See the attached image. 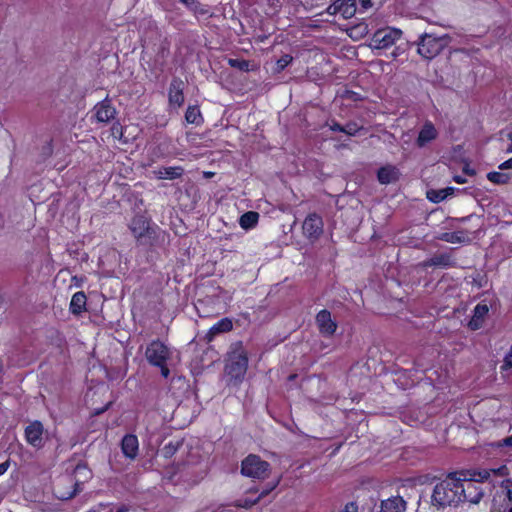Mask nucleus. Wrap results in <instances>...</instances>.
I'll return each mask as SVG.
<instances>
[{"mask_svg":"<svg viewBox=\"0 0 512 512\" xmlns=\"http://www.w3.org/2000/svg\"><path fill=\"white\" fill-rule=\"evenodd\" d=\"M509 473L506 465H501L494 469H478V470H467L465 472H459L460 476H463L460 480V493L461 503L468 502L471 504H478L484 493L480 488L479 483L489 480L491 477H505Z\"/></svg>","mask_w":512,"mask_h":512,"instance_id":"obj_1","label":"nucleus"},{"mask_svg":"<svg viewBox=\"0 0 512 512\" xmlns=\"http://www.w3.org/2000/svg\"><path fill=\"white\" fill-rule=\"evenodd\" d=\"M459 472L450 473L445 479L438 482L433 489L432 504L437 508L457 506L461 503Z\"/></svg>","mask_w":512,"mask_h":512,"instance_id":"obj_2","label":"nucleus"},{"mask_svg":"<svg viewBox=\"0 0 512 512\" xmlns=\"http://www.w3.org/2000/svg\"><path fill=\"white\" fill-rule=\"evenodd\" d=\"M129 229L138 242L148 239L151 246L163 243L168 237L166 231L151 224V219L144 214H136L130 221Z\"/></svg>","mask_w":512,"mask_h":512,"instance_id":"obj_3","label":"nucleus"},{"mask_svg":"<svg viewBox=\"0 0 512 512\" xmlns=\"http://www.w3.org/2000/svg\"><path fill=\"white\" fill-rule=\"evenodd\" d=\"M248 353L242 341L232 343L227 353L225 372L236 384L241 383L248 370Z\"/></svg>","mask_w":512,"mask_h":512,"instance_id":"obj_4","label":"nucleus"},{"mask_svg":"<svg viewBox=\"0 0 512 512\" xmlns=\"http://www.w3.org/2000/svg\"><path fill=\"white\" fill-rule=\"evenodd\" d=\"M270 472V464L256 454H249L241 463V473L256 479H265Z\"/></svg>","mask_w":512,"mask_h":512,"instance_id":"obj_5","label":"nucleus"},{"mask_svg":"<svg viewBox=\"0 0 512 512\" xmlns=\"http://www.w3.org/2000/svg\"><path fill=\"white\" fill-rule=\"evenodd\" d=\"M403 35L402 30L395 27H384L376 30L371 38V47L377 50L393 46Z\"/></svg>","mask_w":512,"mask_h":512,"instance_id":"obj_6","label":"nucleus"},{"mask_svg":"<svg viewBox=\"0 0 512 512\" xmlns=\"http://www.w3.org/2000/svg\"><path fill=\"white\" fill-rule=\"evenodd\" d=\"M144 355L147 362L151 366H155L163 361H169L172 356V351L163 341L154 339L147 344Z\"/></svg>","mask_w":512,"mask_h":512,"instance_id":"obj_7","label":"nucleus"},{"mask_svg":"<svg viewBox=\"0 0 512 512\" xmlns=\"http://www.w3.org/2000/svg\"><path fill=\"white\" fill-rule=\"evenodd\" d=\"M323 229V219L319 214L315 212L309 213L302 224L303 234L310 241L318 240L323 234Z\"/></svg>","mask_w":512,"mask_h":512,"instance_id":"obj_8","label":"nucleus"},{"mask_svg":"<svg viewBox=\"0 0 512 512\" xmlns=\"http://www.w3.org/2000/svg\"><path fill=\"white\" fill-rule=\"evenodd\" d=\"M441 49L442 44L440 39L426 34L421 37L417 51L422 57L432 59L440 53Z\"/></svg>","mask_w":512,"mask_h":512,"instance_id":"obj_9","label":"nucleus"},{"mask_svg":"<svg viewBox=\"0 0 512 512\" xmlns=\"http://www.w3.org/2000/svg\"><path fill=\"white\" fill-rule=\"evenodd\" d=\"M185 82L178 76L171 79L168 87V103L173 108L181 107L185 102Z\"/></svg>","mask_w":512,"mask_h":512,"instance_id":"obj_10","label":"nucleus"},{"mask_svg":"<svg viewBox=\"0 0 512 512\" xmlns=\"http://www.w3.org/2000/svg\"><path fill=\"white\" fill-rule=\"evenodd\" d=\"M93 117L97 123H109L116 116V109L112 101L106 96L93 107Z\"/></svg>","mask_w":512,"mask_h":512,"instance_id":"obj_11","label":"nucleus"},{"mask_svg":"<svg viewBox=\"0 0 512 512\" xmlns=\"http://www.w3.org/2000/svg\"><path fill=\"white\" fill-rule=\"evenodd\" d=\"M315 322L321 335L331 337L337 330V322L332 319L331 312L327 309L320 310L315 317Z\"/></svg>","mask_w":512,"mask_h":512,"instance_id":"obj_12","label":"nucleus"},{"mask_svg":"<svg viewBox=\"0 0 512 512\" xmlns=\"http://www.w3.org/2000/svg\"><path fill=\"white\" fill-rule=\"evenodd\" d=\"M44 427L43 424L35 420L31 422L25 428V440L26 442L36 449H40L44 446L43 442Z\"/></svg>","mask_w":512,"mask_h":512,"instance_id":"obj_13","label":"nucleus"},{"mask_svg":"<svg viewBox=\"0 0 512 512\" xmlns=\"http://www.w3.org/2000/svg\"><path fill=\"white\" fill-rule=\"evenodd\" d=\"M457 261L451 253L444 252L434 254L432 257L424 260L421 263L423 268L428 267H441V268H453L456 267Z\"/></svg>","mask_w":512,"mask_h":512,"instance_id":"obj_14","label":"nucleus"},{"mask_svg":"<svg viewBox=\"0 0 512 512\" xmlns=\"http://www.w3.org/2000/svg\"><path fill=\"white\" fill-rule=\"evenodd\" d=\"M329 9H333V13H339L348 19L353 17L359 8L357 0H336Z\"/></svg>","mask_w":512,"mask_h":512,"instance_id":"obj_15","label":"nucleus"},{"mask_svg":"<svg viewBox=\"0 0 512 512\" xmlns=\"http://www.w3.org/2000/svg\"><path fill=\"white\" fill-rule=\"evenodd\" d=\"M489 313V307L486 303L480 302L478 303L473 310V315L468 322V327L472 331L479 330L482 328L485 318Z\"/></svg>","mask_w":512,"mask_h":512,"instance_id":"obj_16","label":"nucleus"},{"mask_svg":"<svg viewBox=\"0 0 512 512\" xmlns=\"http://www.w3.org/2000/svg\"><path fill=\"white\" fill-rule=\"evenodd\" d=\"M400 175L401 173L396 166L387 164L378 169L377 180L382 185H388L397 182L400 179Z\"/></svg>","mask_w":512,"mask_h":512,"instance_id":"obj_17","label":"nucleus"},{"mask_svg":"<svg viewBox=\"0 0 512 512\" xmlns=\"http://www.w3.org/2000/svg\"><path fill=\"white\" fill-rule=\"evenodd\" d=\"M437 136L438 132L434 124L431 121H426L418 133L416 145L419 148L425 147L428 143L435 140Z\"/></svg>","mask_w":512,"mask_h":512,"instance_id":"obj_18","label":"nucleus"},{"mask_svg":"<svg viewBox=\"0 0 512 512\" xmlns=\"http://www.w3.org/2000/svg\"><path fill=\"white\" fill-rule=\"evenodd\" d=\"M121 450L126 458L134 460L139 451V441L136 435L126 434L121 441Z\"/></svg>","mask_w":512,"mask_h":512,"instance_id":"obj_19","label":"nucleus"},{"mask_svg":"<svg viewBox=\"0 0 512 512\" xmlns=\"http://www.w3.org/2000/svg\"><path fill=\"white\" fill-rule=\"evenodd\" d=\"M233 329V322L230 318L224 317L210 327L205 335L207 342H212L221 333H228Z\"/></svg>","mask_w":512,"mask_h":512,"instance_id":"obj_20","label":"nucleus"},{"mask_svg":"<svg viewBox=\"0 0 512 512\" xmlns=\"http://www.w3.org/2000/svg\"><path fill=\"white\" fill-rule=\"evenodd\" d=\"M406 502L401 496H393L381 502L380 512H404Z\"/></svg>","mask_w":512,"mask_h":512,"instance_id":"obj_21","label":"nucleus"},{"mask_svg":"<svg viewBox=\"0 0 512 512\" xmlns=\"http://www.w3.org/2000/svg\"><path fill=\"white\" fill-rule=\"evenodd\" d=\"M87 305V297L83 291H78L73 294L69 310L73 315H81L84 311H86Z\"/></svg>","mask_w":512,"mask_h":512,"instance_id":"obj_22","label":"nucleus"},{"mask_svg":"<svg viewBox=\"0 0 512 512\" xmlns=\"http://www.w3.org/2000/svg\"><path fill=\"white\" fill-rule=\"evenodd\" d=\"M184 170L180 166L176 167H162L158 171H156V177L158 179H169L174 180L180 178L183 174Z\"/></svg>","mask_w":512,"mask_h":512,"instance_id":"obj_23","label":"nucleus"},{"mask_svg":"<svg viewBox=\"0 0 512 512\" xmlns=\"http://www.w3.org/2000/svg\"><path fill=\"white\" fill-rule=\"evenodd\" d=\"M259 221V213L256 211H247L240 216L239 225L245 230L254 228Z\"/></svg>","mask_w":512,"mask_h":512,"instance_id":"obj_24","label":"nucleus"},{"mask_svg":"<svg viewBox=\"0 0 512 512\" xmlns=\"http://www.w3.org/2000/svg\"><path fill=\"white\" fill-rule=\"evenodd\" d=\"M185 120L189 124H194L196 126L201 125L204 119L200 108L197 105H189L185 112Z\"/></svg>","mask_w":512,"mask_h":512,"instance_id":"obj_25","label":"nucleus"},{"mask_svg":"<svg viewBox=\"0 0 512 512\" xmlns=\"http://www.w3.org/2000/svg\"><path fill=\"white\" fill-rule=\"evenodd\" d=\"M451 190L452 188L430 190L427 192V198L433 203H440L447 198Z\"/></svg>","mask_w":512,"mask_h":512,"instance_id":"obj_26","label":"nucleus"},{"mask_svg":"<svg viewBox=\"0 0 512 512\" xmlns=\"http://www.w3.org/2000/svg\"><path fill=\"white\" fill-rule=\"evenodd\" d=\"M487 179L493 184L504 185L509 182L510 176L507 173L492 171L487 173Z\"/></svg>","mask_w":512,"mask_h":512,"instance_id":"obj_27","label":"nucleus"},{"mask_svg":"<svg viewBox=\"0 0 512 512\" xmlns=\"http://www.w3.org/2000/svg\"><path fill=\"white\" fill-rule=\"evenodd\" d=\"M181 445L182 442L180 441H170L161 449V455L166 459L171 458L175 455Z\"/></svg>","mask_w":512,"mask_h":512,"instance_id":"obj_28","label":"nucleus"},{"mask_svg":"<svg viewBox=\"0 0 512 512\" xmlns=\"http://www.w3.org/2000/svg\"><path fill=\"white\" fill-rule=\"evenodd\" d=\"M438 239L448 242V243H462L464 241V237L462 232L454 231V232H444L442 233Z\"/></svg>","mask_w":512,"mask_h":512,"instance_id":"obj_29","label":"nucleus"},{"mask_svg":"<svg viewBox=\"0 0 512 512\" xmlns=\"http://www.w3.org/2000/svg\"><path fill=\"white\" fill-rule=\"evenodd\" d=\"M183 3L188 9L193 11L194 13L205 14L207 11L205 9H200L201 4L197 0H179Z\"/></svg>","mask_w":512,"mask_h":512,"instance_id":"obj_30","label":"nucleus"},{"mask_svg":"<svg viewBox=\"0 0 512 512\" xmlns=\"http://www.w3.org/2000/svg\"><path fill=\"white\" fill-rule=\"evenodd\" d=\"M293 57L290 54L282 55L276 62V70L278 72L283 71L287 66L291 64Z\"/></svg>","mask_w":512,"mask_h":512,"instance_id":"obj_31","label":"nucleus"},{"mask_svg":"<svg viewBox=\"0 0 512 512\" xmlns=\"http://www.w3.org/2000/svg\"><path fill=\"white\" fill-rule=\"evenodd\" d=\"M501 487L505 491L508 501L511 503V507L508 509V512H512V481L510 479L502 480Z\"/></svg>","mask_w":512,"mask_h":512,"instance_id":"obj_32","label":"nucleus"},{"mask_svg":"<svg viewBox=\"0 0 512 512\" xmlns=\"http://www.w3.org/2000/svg\"><path fill=\"white\" fill-rule=\"evenodd\" d=\"M343 129L344 131H342V133H345L348 136H355L361 127L356 122L350 121L343 125Z\"/></svg>","mask_w":512,"mask_h":512,"instance_id":"obj_33","label":"nucleus"},{"mask_svg":"<svg viewBox=\"0 0 512 512\" xmlns=\"http://www.w3.org/2000/svg\"><path fill=\"white\" fill-rule=\"evenodd\" d=\"M229 64L231 67L238 68L242 71L249 70V61L247 60L230 59Z\"/></svg>","mask_w":512,"mask_h":512,"instance_id":"obj_34","label":"nucleus"},{"mask_svg":"<svg viewBox=\"0 0 512 512\" xmlns=\"http://www.w3.org/2000/svg\"><path fill=\"white\" fill-rule=\"evenodd\" d=\"M111 135L118 140H121L123 137V126L119 121H116L112 124L111 127Z\"/></svg>","mask_w":512,"mask_h":512,"instance_id":"obj_35","label":"nucleus"},{"mask_svg":"<svg viewBox=\"0 0 512 512\" xmlns=\"http://www.w3.org/2000/svg\"><path fill=\"white\" fill-rule=\"evenodd\" d=\"M170 53V43L167 39L161 42L157 54L162 58L165 59Z\"/></svg>","mask_w":512,"mask_h":512,"instance_id":"obj_36","label":"nucleus"},{"mask_svg":"<svg viewBox=\"0 0 512 512\" xmlns=\"http://www.w3.org/2000/svg\"><path fill=\"white\" fill-rule=\"evenodd\" d=\"M154 367L159 368L161 376L163 378H168L170 375V369L168 367V361H163L160 364H156Z\"/></svg>","mask_w":512,"mask_h":512,"instance_id":"obj_37","label":"nucleus"},{"mask_svg":"<svg viewBox=\"0 0 512 512\" xmlns=\"http://www.w3.org/2000/svg\"><path fill=\"white\" fill-rule=\"evenodd\" d=\"M493 447L502 448V447H512V435L508 436L502 440L497 441L493 444Z\"/></svg>","mask_w":512,"mask_h":512,"instance_id":"obj_38","label":"nucleus"},{"mask_svg":"<svg viewBox=\"0 0 512 512\" xmlns=\"http://www.w3.org/2000/svg\"><path fill=\"white\" fill-rule=\"evenodd\" d=\"M73 486H74V488H73V490L71 492H69L67 495H61V496H59V498H61V499H71L74 496H76L79 493V491H80V484L78 482H75Z\"/></svg>","mask_w":512,"mask_h":512,"instance_id":"obj_39","label":"nucleus"},{"mask_svg":"<svg viewBox=\"0 0 512 512\" xmlns=\"http://www.w3.org/2000/svg\"><path fill=\"white\" fill-rule=\"evenodd\" d=\"M327 125L329 126L330 130H332L334 132L344 131L343 125L338 123L336 120H331V121L327 122Z\"/></svg>","mask_w":512,"mask_h":512,"instance_id":"obj_40","label":"nucleus"},{"mask_svg":"<svg viewBox=\"0 0 512 512\" xmlns=\"http://www.w3.org/2000/svg\"><path fill=\"white\" fill-rule=\"evenodd\" d=\"M357 4L360 5V10L363 12L373 6L372 0H357Z\"/></svg>","mask_w":512,"mask_h":512,"instance_id":"obj_41","label":"nucleus"},{"mask_svg":"<svg viewBox=\"0 0 512 512\" xmlns=\"http://www.w3.org/2000/svg\"><path fill=\"white\" fill-rule=\"evenodd\" d=\"M278 484H279V481H276V482H275V483H273L270 487H268V488H266V489L262 490V491L260 492V494H259L258 500H259L260 498H263V497L267 496L271 491H273V490L277 487V485H278Z\"/></svg>","mask_w":512,"mask_h":512,"instance_id":"obj_42","label":"nucleus"},{"mask_svg":"<svg viewBox=\"0 0 512 512\" xmlns=\"http://www.w3.org/2000/svg\"><path fill=\"white\" fill-rule=\"evenodd\" d=\"M340 512H358V505L355 502H349Z\"/></svg>","mask_w":512,"mask_h":512,"instance_id":"obj_43","label":"nucleus"},{"mask_svg":"<svg viewBox=\"0 0 512 512\" xmlns=\"http://www.w3.org/2000/svg\"><path fill=\"white\" fill-rule=\"evenodd\" d=\"M498 168L500 170L512 169V157L502 162Z\"/></svg>","mask_w":512,"mask_h":512,"instance_id":"obj_44","label":"nucleus"},{"mask_svg":"<svg viewBox=\"0 0 512 512\" xmlns=\"http://www.w3.org/2000/svg\"><path fill=\"white\" fill-rule=\"evenodd\" d=\"M504 366L512 368V348L504 358Z\"/></svg>","mask_w":512,"mask_h":512,"instance_id":"obj_45","label":"nucleus"},{"mask_svg":"<svg viewBox=\"0 0 512 512\" xmlns=\"http://www.w3.org/2000/svg\"><path fill=\"white\" fill-rule=\"evenodd\" d=\"M107 506H108V504L98 503L96 506L92 507V508H91V509H89L87 512H101V511H102V510H104Z\"/></svg>","mask_w":512,"mask_h":512,"instance_id":"obj_46","label":"nucleus"},{"mask_svg":"<svg viewBox=\"0 0 512 512\" xmlns=\"http://www.w3.org/2000/svg\"><path fill=\"white\" fill-rule=\"evenodd\" d=\"M10 466L9 459L0 464V475L4 474Z\"/></svg>","mask_w":512,"mask_h":512,"instance_id":"obj_47","label":"nucleus"},{"mask_svg":"<svg viewBox=\"0 0 512 512\" xmlns=\"http://www.w3.org/2000/svg\"><path fill=\"white\" fill-rule=\"evenodd\" d=\"M508 140L510 141V143L508 144L505 152L512 153V132L508 134Z\"/></svg>","mask_w":512,"mask_h":512,"instance_id":"obj_48","label":"nucleus"},{"mask_svg":"<svg viewBox=\"0 0 512 512\" xmlns=\"http://www.w3.org/2000/svg\"><path fill=\"white\" fill-rule=\"evenodd\" d=\"M111 404H112L111 402L107 403L103 408L96 410L95 414L99 415L101 413H104L105 411H107L110 408Z\"/></svg>","mask_w":512,"mask_h":512,"instance_id":"obj_49","label":"nucleus"},{"mask_svg":"<svg viewBox=\"0 0 512 512\" xmlns=\"http://www.w3.org/2000/svg\"><path fill=\"white\" fill-rule=\"evenodd\" d=\"M81 470H87V472H88L89 474H91V472L87 469V467H86L85 465L78 464V465L76 466L75 471H76V472H80Z\"/></svg>","mask_w":512,"mask_h":512,"instance_id":"obj_50","label":"nucleus"},{"mask_svg":"<svg viewBox=\"0 0 512 512\" xmlns=\"http://www.w3.org/2000/svg\"><path fill=\"white\" fill-rule=\"evenodd\" d=\"M256 39L258 42L263 43L268 39V35H265V34L258 35Z\"/></svg>","mask_w":512,"mask_h":512,"instance_id":"obj_51","label":"nucleus"},{"mask_svg":"<svg viewBox=\"0 0 512 512\" xmlns=\"http://www.w3.org/2000/svg\"><path fill=\"white\" fill-rule=\"evenodd\" d=\"M129 508L126 505H121L116 512H128Z\"/></svg>","mask_w":512,"mask_h":512,"instance_id":"obj_52","label":"nucleus"},{"mask_svg":"<svg viewBox=\"0 0 512 512\" xmlns=\"http://www.w3.org/2000/svg\"><path fill=\"white\" fill-rule=\"evenodd\" d=\"M348 93L350 94V98H352L353 100H357V99H358V98L356 97V96H357V93H356V92L348 91Z\"/></svg>","mask_w":512,"mask_h":512,"instance_id":"obj_53","label":"nucleus"},{"mask_svg":"<svg viewBox=\"0 0 512 512\" xmlns=\"http://www.w3.org/2000/svg\"><path fill=\"white\" fill-rule=\"evenodd\" d=\"M455 180H456V182H457V183H459V184L464 183V180H463L461 177H459V176H458V177H456V178H455Z\"/></svg>","mask_w":512,"mask_h":512,"instance_id":"obj_54","label":"nucleus"}]
</instances>
